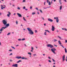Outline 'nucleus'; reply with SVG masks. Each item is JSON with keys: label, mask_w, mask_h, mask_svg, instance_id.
<instances>
[{"label": "nucleus", "mask_w": 67, "mask_h": 67, "mask_svg": "<svg viewBox=\"0 0 67 67\" xmlns=\"http://www.w3.org/2000/svg\"><path fill=\"white\" fill-rule=\"evenodd\" d=\"M27 29L28 30V31H29V33L31 35H33V34L34 33L32 31V30L30 29L29 28H27Z\"/></svg>", "instance_id": "nucleus-1"}, {"label": "nucleus", "mask_w": 67, "mask_h": 67, "mask_svg": "<svg viewBox=\"0 0 67 67\" xmlns=\"http://www.w3.org/2000/svg\"><path fill=\"white\" fill-rule=\"evenodd\" d=\"M2 22L3 24L4 25H5L7 24V21L4 20L2 21Z\"/></svg>", "instance_id": "nucleus-2"}, {"label": "nucleus", "mask_w": 67, "mask_h": 67, "mask_svg": "<svg viewBox=\"0 0 67 67\" xmlns=\"http://www.w3.org/2000/svg\"><path fill=\"white\" fill-rule=\"evenodd\" d=\"M51 50V51H52V52H53V53H54V54H56L55 52V51H56V49L55 48H54L53 49H52Z\"/></svg>", "instance_id": "nucleus-3"}, {"label": "nucleus", "mask_w": 67, "mask_h": 67, "mask_svg": "<svg viewBox=\"0 0 67 67\" xmlns=\"http://www.w3.org/2000/svg\"><path fill=\"white\" fill-rule=\"evenodd\" d=\"M47 46L48 47H50V48H52L53 47V46L51 44H48L47 45Z\"/></svg>", "instance_id": "nucleus-4"}, {"label": "nucleus", "mask_w": 67, "mask_h": 67, "mask_svg": "<svg viewBox=\"0 0 67 67\" xmlns=\"http://www.w3.org/2000/svg\"><path fill=\"white\" fill-rule=\"evenodd\" d=\"M54 19H56V21L57 23H58L59 21V20L58 19V17H56V18L55 17H54Z\"/></svg>", "instance_id": "nucleus-5"}, {"label": "nucleus", "mask_w": 67, "mask_h": 67, "mask_svg": "<svg viewBox=\"0 0 67 67\" xmlns=\"http://www.w3.org/2000/svg\"><path fill=\"white\" fill-rule=\"evenodd\" d=\"M7 28V27H2L0 30L1 31H3V30H4V29H6Z\"/></svg>", "instance_id": "nucleus-6"}, {"label": "nucleus", "mask_w": 67, "mask_h": 67, "mask_svg": "<svg viewBox=\"0 0 67 67\" xmlns=\"http://www.w3.org/2000/svg\"><path fill=\"white\" fill-rule=\"evenodd\" d=\"M51 30L52 31H54V30H55V27L54 26H52V28Z\"/></svg>", "instance_id": "nucleus-7"}, {"label": "nucleus", "mask_w": 67, "mask_h": 67, "mask_svg": "<svg viewBox=\"0 0 67 67\" xmlns=\"http://www.w3.org/2000/svg\"><path fill=\"white\" fill-rule=\"evenodd\" d=\"M12 67H18V64H13L12 65Z\"/></svg>", "instance_id": "nucleus-8"}, {"label": "nucleus", "mask_w": 67, "mask_h": 67, "mask_svg": "<svg viewBox=\"0 0 67 67\" xmlns=\"http://www.w3.org/2000/svg\"><path fill=\"white\" fill-rule=\"evenodd\" d=\"M48 20L50 22H53V20L50 18H48Z\"/></svg>", "instance_id": "nucleus-9"}, {"label": "nucleus", "mask_w": 67, "mask_h": 67, "mask_svg": "<svg viewBox=\"0 0 67 67\" xmlns=\"http://www.w3.org/2000/svg\"><path fill=\"white\" fill-rule=\"evenodd\" d=\"M17 14L19 16V17H20L21 18L22 17V15L19 13H17Z\"/></svg>", "instance_id": "nucleus-10"}, {"label": "nucleus", "mask_w": 67, "mask_h": 67, "mask_svg": "<svg viewBox=\"0 0 67 67\" xmlns=\"http://www.w3.org/2000/svg\"><path fill=\"white\" fill-rule=\"evenodd\" d=\"M8 13L9 14H7V16H8V17H10V15H11V13H10V12H8Z\"/></svg>", "instance_id": "nucleus-11"}, {"label": "nucleus", "mask_w": 67, "mask_h": 67, "mask_svg": "<svg viewBox=\"0 0 67 67\" xmlns=\"http://www.w3.org/2000/svg\"><path fill=\"white\" fill-rule=\"evenodd\" d=\"M65 55H64L62 57V58L63 59V62H64L65 60Z\"/></svg>", "instance_id": "nucleus-12"}, {"label": "nucleus", "mask_w": 67, "mask_h": 67, "mask_svg": "<svg viewBox=\"0 0 67 67\" xmlns=\"http://www.w3.org/2000/svg\"><path fill=\"white\" fill-rule=\"evenodd\" d=\"M5 25L6 26H5V27H8V26H9L10 24H6Z\"/></svg>", "instance_id": "nucleus-13"}, {"label": "nucleus", "mask_w": 67, "mask_h": 67, "mask_svg": "<svg viewBox=\"0 0 67 67\" xmlns=\"http://www.w3.org/2000/svg\"><path fill=\"white\" fill-rule=\"evenodd\" d=\"M1 9H3V8H5V7H3V6H2V5H1Z\"/></svg>", "instance_id": "nucleus-14"}, {"label": "nucleus", "mask_w": 67, "mask_h": 67, "mask_svg": "<svg viewBox=\"0 0 67 67\" xmlns=\"http://www.w3.org/2000/svg\"><path fill=\"white\" fill-rule=\"evenodd\" d=\"M16 58H17V59H20V58H21V57H16Z\"/></svg>", "instance_id": "nucleus-15"}, {"label": "nucleus", "mask_w": 67, "mask_h": 67, "mask_svg": "<svg viewBox=\"0 0 67 67\" xmlns=\"http://www.w3.org/2000/svg\"><path fill=\"white\" fill-rule=\"evenodd\" d=\"M58 42L59 43V44H60H60H61V42H60V41L59 40L58 41Z\"/></svg>", "instance_id": "nucleus-16"}, {"label": "nucleus", "mask_w": 67, "mask_h": 67, "mask_svg": "<svg viewBox=\"0 0 67 67\" xmlns=\"http://www.w3.org/2000/svg\"><path fill=\"white\" fill-rule=\"evenodd\" d=\"M23 19L24 20V21H26V19H25V18H24V17H23Z\"/></svg>", "instance_id": "nucleus-17"}, {"label": "nucleus", "mask_w": 67, "mask_h": 67, "mask_svg": "<svg viewBox=\"0 0 67 67\" xmlns=\"http://www.w3.org/2000/svg\"><path fill=\"white\" fill-rule=\"evenodd\" d=\"M65 53H67V50L66 49V48H65Z\"/></svg>", "instance_id": "nucleus-18"}, {"label": "nucleus", "mask_w": 67, "mask_h": 67, "mask_svg": "<svg viewBox=\"0 0 67 67\" xmlns=\"http://www.w3.org/2000/svg\"><path fill=\"white\" fill-rule=\"evenodd\" d=\"M54 42H56L57 41V40H56V39H54Z\"/></svg>", "instance_id": "nucleus-19"}, {"label": "nucleus", "mask_w": 67, "mask_h": 67, "mask_svg": "<svg viewBox=\"0 0 67 67\" xmlns=\"http://www.w3.org/2000/svg\"><path fill=\"white\" fill-rule=\"evenodd\" d=\"M48 4H49V5H51V2H50V1L49 2Z\"/></svg>", "instance_id": "nucleus-20"}, {"label": "nucleus", "mask_w": 67, "mask_h": 67, "mask_svg": "<svg viewBox=\"0 0 67 67\" xmlns=\"http://www.w3.org/2000/svg\"><path fill=\"white\" fill-rule=\"evenodd\" d=\"M62 6H60V10H62Z\"/></svg>", "instance_id": "nucleus-21"}, {"label": "nucleus", "mask_w": 67, "mask_h": 67, "mask_svg": "<svg viewBox=\"0 0 67 67\" xmlns=\"http://www.w3.org/2000/svg\"><path fill=\"white\" fill-rule=\"evenodd\" d=\"M58 37L59 38H60V40H62V38H61V37L59 36H58Z\"/></svg>", "instance_id": "nucleus-22"}, {"label": "nucleus", "mask_w": 67, "mask_h": 67, "mask_svg": "<svg viewBox=\"0 0 67 67\" xmlns=\"http://www.w3.org/2000/svg\"><path fill=\"white\" fill-rule=\"evenodd\" d=\"M44 35H47V34H46V32H44Z\"/></svg>", "instance_id": "nucleus-23"}, {"label": "nucleus", "mask_w": 67, "mask_h": 67, "mask_svg": "<svg viewBox=\"0 0 67 67\" xmlns=\"http://www.w3.org/2000/svg\"><path fill=\"white\" fill-rule=\"evenodd\" d=\"M21 62V60H19V61L17 62V63H19V62Z\"/></svg>", "instance_id": "nucleus-24"}, {"label": "nucleus", "mask_w": 67, "mask_h": 67, "mask_svg": "<svg viewBox=\"0 0 67 67\" xmlns=\"http://www.w3.org/2000/svg\"><path fill=\"white\" fill-rule=\"evenodd\" d=\"M45 31H46V32H47V31L49 33H50L49 31H48V30H45Z\"/></svg>", "instance_id": "nucleus-25"}, {"label": "nucleus", "mask_w": 67, "mask_h": 67, "mask_svg": "<svg viewBox=\"0 0 67 67\" xmlns=\"http://www.w3.org/2000/svg\"><path fill=\"white\" fill-rule=\"evenodd\" d=\"M25 40V39L24 38H23L21 39L22 41H24Z\"/></svg>", "instance_id": "nucleus-26"}, {"label": "nucleus", "mask_w": 67, "mask_h": 67, "mask_svg": "<svg viewBox=\"0 0 67 67\" xmlns=\"http://www.w3.org/2000/svg\"><path fill=\"white\" fill-rule=\"evenodd\" d=\"M28 54H29L30 55H31V53H28Z\"/></svg>", "instance_id": "nucleus-27"}, {"label": "nucleus", "mask_w": 67, "mask_h": 67, "mask_svg": "<svg viewBox=\"0 0 67 67\" xmlns=\"http://www.w3.org/2000/svg\"><path fill=\"white\" fill-rule=\"evenodd\" d=\"M41 12V13H43V12H42V11L41 9L39 10Z\"/></svg>", "instance_id": "nucleus-28"}, {"label": "nucleus", "mask_w": 67, "mask_h": 67, "mask_svg": "<svg viewBox=\"0 0 67 67\" xmlns=\"http://www.w3.org/2000/svg\"><path fill=\"white\" fill-rule=\"evenodd\" d=\"M10 33H9L7 34V35H10Z\"/></svg>", "instance_id": "nucleus-29"}, {"label": "nucleus", "mask_w": 67, "mask_h": 67, "mask_svg": "<svg viewBox=\"0 0 67 67\" xmlns=\"http://www.w3.org/2000/svg\"><path fill=\"white\" fill-rule=\"evenodd\" d=\"M35 14V13H32V15H34V14Z\"/></svg>", "instance_id": "nucleus-30"}, {"label": "nucleus", "mask_w": 67, "mask_h": 67, "mask_svg": "<svg viewBox=\"0 0 67 67\" xmlns=\"http://www.w3.org/2000/svg\"><path fill=\"white\" fill-rule=\"evenodd\" d=\"M16 24H18V21H17V20L16 21Z\"/></svg>", "instance_id": "nucleus-31"}, {"label": "nucleus", "mask_w": 67, "mask_h": 67, "mask_svg": "<svg viewBox=\"0 0 67 67\" xmlns=\"http://www.w3.org/2000/svg\"><path fill=\"white\" fill-rule=\"evenodd\" d=\"M21 39H19L18 40V41H21Z\"/></svg>", "instance_id": "nucleus-32"}, {"label": "nucleus", "mask_w": 67, "mask_h": 67, "mask_svg": "<svg viewBox=\"0 0 67 67\" xmlns=\"http://www.w3.org/2000/svg\"><path fill=\"white\" fill-rule=\"evenodd\" d=\"M35 9H36V10L38 11V8H35Z\"/></svg>", "instance_id": "nucleus-33"}, {"label": "nucleus", "mask_w": 67, "mask_h": 67, "mask_svg": "<svg viewBox=\"0 0 67 67\" xmlns=\"http://www.w3.org/2000/svg\"><path fill=\"white\" fill-rule=\"evenodd\" d=\"M48 62H49V63H51V62H52V61L50 60H49Z\"/></svg>", "instance_id": "nucleus-34"}, {"label": "nucleus", "mask_w": 67, "mask_h": 67, "mask_svg": "<svg viewBox=\"0 0 67 67\" xmlns=\"http://www.w3.org/2000/svg\"><path fill=\"white\" fill-rule=\"evenodd\" d=\"M31 49H32V50H33V49H34V48H33V47H31Z\"/></svg>", "instance_id": "nucleus-35"}, {"label": "nucleus", "mask_w": 67, "mask_h": 67, "mask_svg": "<svg viewBox=\"0 0 67 67\" xmlns=\"http://www.w3.org/2000/svg\"><path fill=\"white\" fill-rule=\"evenodd\" d=\"M12 48H13L14 49H15V48L14 47H13L12 46Z\"/></svg>", "instance_id": "nucleus-36"}, {"label": "nucleus", "mask_w": 67, "mask_h": 67, "mask_svg": "<svg viewBox=\"0 0 67 67\" xmlns=\"http://www.w3.org/2000/svg\"><path fill=\"white\" fill-rule=\"evenodd\" d=\"M53 61L54 62H55V61L54 60V59H52Z\"/></svg>", "instance_id": "nucleus-37"}, {"label": "nucleus", "mask_w": 67, "mask_h": 67, "mask_svg": "<svg viewBox=\"0 0 67 67\" xmlns=\"http://www.w3.org/2000/svg\"><path fill=\"white\" fill-rule=\"evenodd\" d=\"M17 9H18V10H20V8L19 7H18Z\"/></svg>", "instance_id": "nucleus-38"}, {"label": "nucleus", "mask_w": 67, "mask_h": 67, "mask_svg": "<svg viewBox=\"0 0 67 67\" xmlns=\"http://www.w3.org/2000/svg\"><path fill=\"white\" fill-rule=\"evenodd\" d=\"M25 9V7H24L23 8V9Z\"/></svg>", "instance_id": "nucleus-39"}, {"label": "nucleus", "mask_w": 67, "mask_h": 67, "mask_svg": "<svg viewBox=\"0 0 67 67\" xmlns=\"http://www.w3.org/2000/svg\"><path fill=\"white\" fill-rule=\"evenodd\" d=\"M23 2H25V0H23Z\"/></svg>", "instance_id": "nucleus-40"}, {"label": "nucleus", "mask_w": 67, "mask_h": 67, "mask_svg": "<svg viewBox=\"0 0 67 67\" xmlns=\"http://www.w3.org/2000/svg\"><path fill=\"white\" fill-rule=\"evenodd\" d=\"M61 46H62V47H63V48H64V47L62 45H61Z\"/></svg>", "instance_id": "nucleus-41"}, {"label": "nucleus", "mask_w": 67, "mask_h": 67, "mask_svg": "<svg viewBox=\"0 0 67 67\" xmlns=\"http://www.w3.org/2000/svg\"><path fill=\"white\" fill-rule=\"evenodd\" d=\"M42 19L43 20H45V19H44V18L43 17H42Z\"/></svg>", "instance_id": "nucleus-42"}, {"label": "nucleus", "mask_w": 67, "mask_h": 67, "mask_svg": "<svg viewBox=\"0 0 67 67\" xmlns=\"http://www.w3.org/2000/svg\"><path fill=\"white\" fill-rule=\"evenodd\" d=\"M48 58H49V59H51V57H48Z\"/></svg>", "instance_id": "nucleus-43"}, {"label": "nucleus", "mask_w": 67, "mask_h": 67, "mask_svg": "<svg viewBox=\"0 0 67 67\" xmlns=\"http://www.w3.org/2000/svg\"><path fill=\"white\" fill-rule=\"evenodd\" d=\"M12 50L11 49H10L9 50V51H10V52H11V51H12Z\"/></svg>", "instance_id": "nucleus-44"}, {"label": "nucleus", "mask_w": 67, "mask_h": 67, "mask_svg": "<svg viewBox=\"0 0 67 67\" xmlns=\"http://www.w3.org/2000/svg\"><path fill=\"white\" fill-rule=\"evenodd\" d=\"M64 29V30L65 31H67V30H66V28H65Z\"/></svg>", "instance_id": "nucleus-45"}, {"label": "nucleus", "mask_w": 67, "mask_h": 67, "mask_svg": "<svg viewBox=\"0 0 67 67\" xmlns=\"http://www.w3.org/2000/svg\"><path fill=\"white\" fill-rule=\"evenodd\" d=\"M32 7H30V9H32Z\"/></svg>", "instance_id": "nucleus-46"}, {"label": "nucleus", "mask_w": 67, "mask_h": 67, "mask_svg": "<svg viewBox=\"0 0 67 67\" xmlns=\"http://www.w3.org/2000/svg\"><path fill=\"white\" fill-rule=\"evenodd\" d=\"M10 62H12V60H10Z\"/></svg>", "instance_id": "nucleus-47"}, {"label": "nucleus", "mask_w": 67, "mask_h": 67, "mask_svg": "<svg viewBox=\"0 0 67 67\" xmlns=\"http://www.w3.org/2000/svg\"><path fill=\"white\" fill-rule=\"evenodd\" d=\"M65 42L66 43H67V40H65Z\"/></svg>", "instance_id": "nucleus-48"}, {"label": "nucleus", "mask_w": 67, "mask_h": 67, "mask_svg": "<svg viewBox=\"0 0 67 67\" xmlns=\"http://www.w3.org/2000/svg\"><path fill=\"white\" fill-rule=\"evenodd\" d=\"M24 58V57H23V58H21L22 59H24V58Z\"/></svg>", "instance_id": "nucleus-49"}, {"label": "nucleus", "mask_w": 67, "mask_h": 67, "mask_svg": "<svg viewBox=\"0 0 67 67\" xmlns=\"http://www.w3.org/2000/svg\"><path fill=\"white\" fill-rule=\"evenodd\" d=\"M48 1H49L48 0H47V3H48Z\"/></svg>", "instance_id": "nucleus-50"}, {"label": "nucleus", "mask_w": 67, "mask_h": 67, "mask_svg": "<svg viewBox=\"0 0 67 67\" xmlns=\"http://www.w3.org/2000/svg\"><path fill=\"white\" fill-rule=\"evenodd\" d=\"M25 59L26 60V59H27V58H24V59Z\"/></svg>", "instance_id": "nucleus-51"}, {"label": "nucleus", "mask_w": 67, "mask_h": 67, "mask_svg": "<svg viewBox=\"0 0 67 67\" xmlns=\"http://www.w3.org/2000/svg\"><path fill=\"white\" fill-rule=\"evenodd\" d=\"M54 46H55L56 47H57V46H56L55 44H54Z\"/></svg>", "instance_id": "nucleus-52"}, {"label": "nucleus", "mask_w": 67, "mask_h": 67, "mask_svg": "<svg viewBox=\"0 0 67 67\" xmlns=\"http://www.w3.org/2000/svg\"><path fill=\"white\" fill-rule=\"evenodd\" d=\"M46 3V2H45L44 3V5H45V3Z\"/></svg>", "instance_id": "nucleus-53"}, {"label": "nucleus", "mask_w": 67, "mask_h": 67, "mask_svg": "<svg viewBox=\"0 0 67 67\" xmlns=\"http://www.w3.org/2000/svg\"><path fill=\"white\" fill-rule=\"evenodd\" d=\"M12 55V53H11L9 55Z\"/></svg>", "instance_id": "nucleus-54"}, {"label": "nucleus", "mask_w": 67, "mask_h": 67, "mask_svg": "<svg viewBox=\"0 0 67 67\" xmlns=\"http://www.w3.org/2000/svg\"><path fill=\"white\" fill-rule=\"evenodd\" d=\"M16 14H15V13H14V15H15Z\"/></svg>", "instance_id": "nucleus-55"}, {"label": "nucleus", "mask_w": 67, "mask_h": 67, "mask_svg": "<svg viewBox=\"0 0 67 67\" xmlns=\"http://www.w3.org/2000/svg\"><path fill=\"white\" fill-rule=\"evenodd\" d=\"M44 26H46V24H44Z\"/></svg>", "instance_id": "nucleus-56"}, {"label": "nucleus", "mask_w": 67, "mask_h": 67, "mask_svg": "<svg viewBox=\"0 0 67 67\" xmlns=\"http://www.w3.org/2000/svg\"><path fill=\"white\" fill-rule=\"evenodd\" d=\"M35 32L36 33V32H37V30H35Z\"/></svg>", "instance_id": "nucleus-57"}, {"label": "nucleus", "mask_w": 67, "mask_h": 67, "mask_svg": "<svg viewBox=\"0 0 67 67\" xmlns=\"http://www.w3.org/2000/svg\"><path fill=\"white\" fill-rule=\"evenodd\" d=\"M27 9H25V10H26V11H27Z\"/></svg>", "instance_id": "nucleus-58"}, {"label": "nucleus", "mask_w": 67, "mask_h": 67, "mask_svg": "<svg viewBox=\"0 0 67 67\" xmlns=\"http://www.w3.org/2000/svg\"><path fill=\"white\" fill-rule=\"evenodd\" d=\"M33 56H35L36 55V54H33Z\"/></svg>", "instance_id": "nucleus-59"}, {"label": "nucleus", "mask_w": 67, "mask_h": 67, "mask_svg": "<svg viewBox=\"0 0 67 67\" xmlns=\"http://www.w3.org/2000/svg\"><path fill=\"white\" fill-rule=\"evenodd\" d=\"M59 2H60L61 1H62V0H59Z\"/></svg>", "instance_id": "nucleus-60"}, {"label": "nucleus", "mask_w": 67, "mask_h": 67, "mask_svg": "<svg viewBox=\"0 0 67 67\" xmlns=\"http://www.w3.org/2000/svg\"><path fill=\"white\" fill-rule=\"evenodd\" d=\"M37 14H39V13H38V12H37Z\"/></svg>", "instance_id": "nucleus-61"}, {"label": "nucleus", "mask_w": 67, "mask_h": 67, "mask_svg": "<svg viewBox=\"0 0 67 67\" xmlns=\"http://www.w3.org/2000/svg\"><path fill=\"white\" fill-rule=\"evenodd\" d=\"M52 1H51V3L52 4Z\"/></svg>", "instance_id": "nucleus-62"}, {"label": "nucleus", "mask_w": 67, "mask_h": 67, "mask_svg": "<svg viewBox=\"0 0 67 67\" xmlns=\"http://www.w3.org/2000/svg\"><path fill=\"white\" fill-rule=\"evenodd\" d=\"M25 46L26 47L27 46H26V44H25Z\"/></svg>", "instance_id": "nucleus-63"}, {"label": "nucleus", "mask_w": 67, "mask_h": 67, "mask_svg": "<svg viewBox=\"0 0 67 67\" xmlns=\"http://www.w3.org/2000/svg\"><path fill=\"white\" fill-rule=\"evenodd\" d=\"M47 8H44V9H47Z\"/></svg>", "instance_id": "nucleus-64"}]
</instances>
